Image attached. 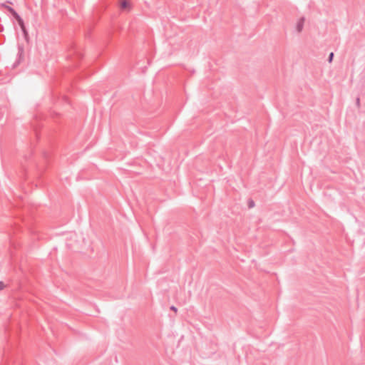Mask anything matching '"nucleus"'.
<instances>
[{
	"label": "nucleus",
	"mask_w": 365,
	"mask_h": 365,
	"mask_svg": "<svg viewBox=\"0 0 365 365\" xmlns=\"http://www.w3.org/2000/svg\"><path fill=\"white\" fill-rule=\"evenodd\" d=\"M255 206V202L252 200V199H250L248 200V207L249 208H252Z\"/></svg>",
	"instance_id": "nucleus-7"
},
{
	"label": "nucleus",
	"mask_w": 365,
	"mask_h": 365,
	"mask_svg": "<svg viewBox=\"0 0 365 365\" xmlns=\"http://www.w3.org/2000/svg\"><path fill=\"white\" fill-rule=\"evenodd\" d=\"M6 9L11 14V16L17 21L19 26H23V23H24L23 19L20 16V15L11 6H6Z\"/></svg>",
	"instance_id": "nucleus-2"
},
{
	"label": "nucleus",
	"mask_w": 365,
	"mask_h": 365,
	"mask_svg": "<svg viewBox=\"0 0 365 365\" xmlns=\"http://www.w3.org/2000/svg\"><path fill=\"white\" fill-rule=\"evenodd\" d=\"M5 287V284L3 282H0V290L4 289Z\"/></svg>",
	"instance_id": "nucleus-9"
},
{
	"label": "nucleus",
	"mask_w": 365,
	"mask_h": 365,
	"mask_svg": "<svg viewBox=\"0 0 365 365\" xmlns=\"http://www.w3.org/2000/svg\"><path fill=\"white\" fill-rule=\"evenodd\" d=\"M1 6H3V7L6 9V6H8L6 4L4 3V4H1Z\"/></svg>",
	"instance_id": "nucleus-12"
},
{
	"label": "nucleus",
	"mask_w": 365,
	"mask_h": 365,
	"mask_svg": "<svg viewBox=\"0 0 365 365\" xmlns=\"http://www.w3.org/2000/svg\"><path fill=\"white\" fill-rule=\"evenodd\" d=\"M304 21H305L304 16H302L301 18H299L298 19L297 24H296V31L298 33H301L302 31L303 28H304Z\"/></svg>",
	"instance_id": "nucleus-3"
},
{
	"label": "nucleus",
	"mask_w": 365,
	"mask_h": 365,
	"mask_svg": "<svg viewBox=\"0 0 365 365\" xmlns=\"http://www.w3.org/2000/svg\"><path fill=\"white\" fill-rule=\"evenodd\" d=\"M334 53H333V52H331V53H329V56H328V59H327V61H328V62H329V63H331V62H332L333 58H334Z\"/></svg>",
	"instance_id": "nucleus-6"
},
{
	"label": "nucleus",
	"mask_w": 365,
	"mask_h": 365,
	"mask_svg": "<svg viewBox=\"0 0 365 365\" xmlns=\"http://www.w3.org/2000/svg\"><path fill=\"white\" fill-rule=\"evenodd\" d=\"M170 309V310L174 311L175 312H177V311H178L177 307H175L174 305H172Z\"/></svg>",
	"instance_id": "nucleus-8"
},
{
	"label": "nucleus",
	"mask_w": 365,
	"mask_h": 365,
	"mask_svg": "<svg viewBox=\"0 0 365 365\" xmlns=\"http://www.w3.org/2000/svg\"><path fill=\"white\" fill-rule=\"evenodd\" d=\"M356 104L357 107L360 106V98L359 97L356 98Z\"/></svg>",
	"instance_id": "nucleus-10"
},
{
	"label": "nucleus",
	"mask_w": 365,
	"mask_h": 365,
	"mask_svg": "<svg viewBox=\"0 0 365 365\" xmlns=\"http://www.w3.org/2000/svg\"><path fill=\"white\" fill-rule=\"evenodd\" d=\"M129 6V2L126 0H124L120 4V8L122 9H125Z\"/></svg>",
	"instance_id": "nucleus-5"
},
{
	"label": "nucleus",
	"mask_w": 365,
	"mask_h": 365,
	"mask_svg": "<svg viewBox=\"0 0 365 365\" xmlns=\"http://www.w3.org/2000/svg\"><path fill=\"white\" fill-rule=\"evenodd\" d=\"M4 30V27L2 25H0V32H1Z\"/></svg>",
	"instance_id": "nucleus-11"
},
{
	"label": "nucleus",
	"mask_w": 365,
	"mask_h": 365,
	"mask_svg": "<svg viewBox=\"0 0 365 365\" xmlns=\"http://www.w3.org/2000/svg\"><path fill=\"white\" fill-rule=\"evenodd\" d=\"M19 26L21 27L24 39L26 40V42H29V33L26 28L25 24L23 23V26Z\"/></svg>",
	"instance_id": "nucleus-4"
},
{
	"label": "nucleus",
	"mask_w": 365,
	"mask_h": 365,
	"mask_svg": "<svg viewBox=\"0 0 365 365\" xmlns=\"http://www.w3.org/2000/svg\"><path fill=\"white\" fill-rule=\"evenodd\" d=\"M18 53L16 61L13 64V68L17 67L24 60V46L23 44L18 43Z\"/></svg>",
	"instance_id": "nucleus-1"
}]
</instances>
